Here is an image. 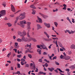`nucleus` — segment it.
I'll return each instance as SVG.
<instances>
[{
	"instance_id": "nucleus-1",
	"label": "nucleus",
	"mask_w": 75,
	"mask_h": 75,
	"mask_svg": "<svg viewBox=\"0 0 75 75\" xmlns=\"http://www.w3.org/2000/svg\"><path fill=\"white\" fill-rule=\"evenodd\" d=\"M19 23H18L17 24L18 25H19L22 27H24L25 25V24H27L28 26H30V24H31V23L30 22H27V23H26V22L25 21H22L20 22Z\"/></svg>"
},
{
	"instance_id": "nucleus-2",
	"label": "nucleus",
	"mask_w": 75,
	"mask_h": 75,
	"mask_svg": "<svg viewBox=\"0 0 75 75\" xmlns=\"http://www.w3.org/2000/svg\"><path fill=\"white\" fill-rule=\"evenodd\" d=\"M37 47L38 48H40L41 47L42 48L43 50H46L47 51H48V48L47 47V46H45L44 44H43L42 45H37Z\"/></svg>"
},
{
	"instance_id": "nucleus-3",
	"label": "nucleus",
	"mask_w": 75,
	"mask_h": 75,
	"mask_svg": "<svg viewBox=\"0 0 75 75\" xmlns=\"http://www.w3.org/2000/svg\"><path fill=\"white\" fill-rule=\"evenodd\" d=\"M20 16H21V17L19 18V20H21L23 19H24V18H25V13H22L20 14Z\"/></svg>"
},
{
	"instance_id": "nucleus-4",
	"label": "nucleus",
	"mask_w": 75,
	"mask_h": 75,
	"mask_svg": "<svg viewBox=\"0 0 75 75\" xmlns=\"http://www.w3.org/2000/svg\"><path fill=\"white\" fill-rule=\"evenodd\" d=\"M18 34L20 36H23V35H26V32L25 30L23 31L22 32H19L18 33Z\"/></svg>"
},
{
	"instance_id": "nucleus-5",
	"label": "nucleus",
	"mask_w": 75,
	"mask_h": 75,
	"mask_svg": "<svg viewBox=\"0 0 75 75\" xmlns=\"http://www.w3.org/2000/svg\"><path fill=\"white\" fill-rule=\"evenodd\" d=\"M22 39L24 41H31V39L30 38L28 39V38H25L24 36L23 37V38H22Z\"/></svg>"
},
{
	"instance_id": "nucleus-6",
	"label": "nucleus",
	"mask_w": 75,
	"mask_h": 75,
	"mask_svg": "<svg viewBox=\"0 0 75 75\" xmlns=\"http://www.w3.org/2000/svg\"><path fill=\"white\" fill-rule=\"evenodd\" d=\"M0 14L1 15V16H4V15H6V11L5 10H3L0 12Z\"/></svg>"
},
{
	"instance_id": "nucleus-7",
	"label": "nucleus",
	"mask_w": 75,
	"mask_h": 75,
	"mask_svg": "<svg viewBox=\"0 0 75 75\" xmlns=\"http://www.w3.org/2000/svg\"><path fill=\"white\" fill-rule=\"evenodd\" d=\"M11 10L13 12H15L16 11V9H15V8H14V6H13V4H11Z\"/></svg>"
},
{
	"instance_id": "nucleus-8",
	"label": "nucleus",
	"mask_w": 75,
	"mask_h": 75,
	"mask_svg": "<svg viewBox=\"0 0 75 75\" xmlns=\"http://www.w3.org/2000/svg\"><path fill=\"white\" fill-rule=\"evenodd\" d=\"M44 24L46 27H47V28H50V23H44Z\"/></svg>"
},
{
	"instance_id": "nucleus-9",
	"label": "nucleus",
	"mask_w": 75,
	"mask_h": 75,
	"mask_svg": "<svg viewBox=\"0 0 75 75\" xmlns=\"http://www.w3.org/2000/svg\"><path fill=\"white\" fill-rule=\"evenodd\" d=\"M37 30H39V29H40L41 28H42V27L41 26V25H39L38 24L37 25Z\"/></svg>"
},
{
	"instance_id": "nucleus-10",
	"label": "nucleus",
	"mask_w": 75,
	"mask_h": 75,
	"mask_svg": "<svg viewBox=\"0 0 75 75\" xmlns=\"http://www.w3.org/2000/svg\"><path fill=\"white\" fill-rule=\"evenodd\" d=\"M70 48L71 49H75V45L73 44H72L70 46Z\"/></svg>"
},
{
	"instance_id": "nucleus-11",
	"label": "nucleus",
	"mask_w": 75,
	"mask_h": 75,
	"mask_svg": "<svg viewBox=\"0 0 75 75\" xmlns=\"http://www.w3.org/2000/svg\"><path fill=\"white\" fill-rule=\"evenodd\" d=\"M48 69L50 72H52L53 71V70H54V68L53 67H51V68H48Z\"/></svg>"
},
{
	"instance_id": "nucleus-12",
	"label": "nucleus",
	"mask_w": 75,
	"mask_h": 75,
	"mask_svg": "<svg viewBox=\"0 0 75 75\" xmlns=\"http://www.w3.org/2000/svg\"><path fill=\"white\" fill-rule=\"evenodd\" d=\"M40 74H43V75H45L46 74V73H44L42 71H40L38 73V75H40Z\"/></svg>"
},
{
	"instance_id": "nucleus-13",
	"label": "nucleus",
	"mask_w": 75,
	"mask_h": 75,
	"mask_svg": "<svg viewBox=\"0 0 75 75\" xmlns=\"http://www.w3.org/2000/svg\"><path fill=\"white\" fill-rule=\"evenodd\" d=\"M39 14H40V15H41V16H42L43 17H44V18H46V17H47V16H45V15H44V14L41 13H39Z\"/></svg>"
},
{
	"instance_id": "nucleus-14",
	"label": "nucleus",
	"mask_w": 75,
	"mask_h": 75,
	"mask_svg": "<svg viewBox=\"0 0 75 75\" xmlns=\"http://www.w3.org/2000/svg\"><path fill=\"white\" fill-rule=\"evenodd\" d=\"M71 58V57L69 56H67L65 57V60H69V59Z\"/></svg>"
},
{
	"instance_id": "nucleus-15",
	"label": "nucleus",
	"mask_w": 75,
	"mask_h": 75,
	"mask_svg": "<svg viewBox=\"0 0 75 75\" xmlns=\"http://www.w3.org/2000/svg\"><path fill=\"white\" fill-rule=\"evenodd\" d=\"M30 7L32 8H33V9H36V7L34 6V5H31L30 6Z\"/></svg>"
},
{
	"instance_id": "nucleus-16",
	"label": "nucleus",
	"mask_w": 75,
	"mask_h": 75,
	"mask_svg": "<svg viewBox=\"0 0 75 75\" xmlns=\"http://www.w3.org/2000/svg\"><path fill=\"white\" fill-rule=\"evenodd\" d=\"M44 34H45V35H46V36H47L48 38H49V37H50V36L48 34V33H47L46 32H44Z\"/></svg>"
},
{
	"instance_id": "nucleus-17",
	"label": "nucleus",
	"mask_w": 75,
	"mask_h": 75,
	"mask_svg": "<svg viewBox=\"0 0 75 75\" xmlns=\"http://www.w3.org/2000/svg\"><path fill=\"white\" fill-rule=\"evenodd\" d=\"M26 46L27 47V48H28L29 50H31V45H27Z\"/></svg>"
},
{
	"instance_id": "nucleus-18",
	"label": "nucleus",
	"mask_w": 75,
	"mask_h": 75,
	"mask_svg": "<svg viewBox=\"0 0 75 75\" xmlns=\"http://www.w3.org/2000/svg\"><path fill=\"white\" fill-rule=\"evenodd\" d=\"M30 39L31 40H33V41H34V42H37V40H36L34 38H30Z\"/></svg>"
},
{
	"instance_id": "nucleus-19",
	"label": "nucleus",
	"mask_w": 75,
	"mask_h": 75,
	"mask_svg": "<svg viewBox=\"0 0 75 75\" xmlns=\"http://www.w3.org/2000/svg\"><path fill=\"white\" fill-rule=\"evenodd\" d=\"M32 11H33L32 12V14H35V10H34L33 9H32Z\"/></svg>"
},
{
	"instance_id": "nucleus-20",
	"label": "nucleus",
	"mask_w": 75,
	"mask_h": 75,
	"mask_svg": "<svg viewBox=\"0 0 75 75\" xmlns=\"http://www.w3.org/2000/svg\"><path fill=\"white\" fill-rule=\"evenodd\" d=\"M58 44L60 47H62V44L61 42H60L58 41Z\"/></svg>"
},
{
	"instance_id": "nucleus-21",
	"label": "nucleus",
	"mask_w": 75,
	"mask_h": 75,
	"mask_svg": "<svg viewBox=\"0 0 75 75\" xmlns=\"http://www.w3.org/2000/svg\"><path fill=\"white\" fill-rule=\"evenodd\" d=\"M19 18H18V17H16V20L14 22L15 23H17V21L18 20Z\"/></svg>"
},
{
	"instance_id": "nucleus-22",
	"label": "nucleus",
	"mask_w": 75,
	"mask_h": 75,
	"mask_svg": "<svg viewBox=\"0 0 75 75\" xmlns=\"http://www.w3.org/2000/svg\"><path fill=\"white\" fill-rule=\"evenodd\" d=\"M38 18L39 20V23H42V20L41 19V18Z\"/></svg>"
},
{
	"instance_id": "nucleus-23",
	"label": "nucleus",
	"mask_w": 75,
	"mask_h": 75,
	"mask_svg": "<svg viewBox=\"0 0 75 75\" xmlns=\"http://www.w3.org/2000/svg\"><path fill=\"white\" fill-rule=\"evenodd\" d=\"M67 20H68V21H69V23H71V24H72V22L70 20V19H69V17H67Z\"/></svg>"
},
{
	"instance_id": "nucleus-24",
	"label": "nucleus",
	"mask_w": 75,
	"mask_h": 75,
	"mask_svg": "<svg viewBox=\"0 0 75 75\" xmlns=\"http://www.w3.org/2000/svg\"><path fill=\"white\" fill-rule=\"evenodd\" d=\"M29 50H30V49H29L28 48H27V50L25 51V53H26V54L27 53V52H29Z\"/></svg>"
},
{
	"instance_id": "nucleus-25",
	"label": "nucleus",
	"mask_w": 75,
	"mask_h": 75,
	"mask_svg": "<svg viewBox=\"0 0 75 75\" xmlns=\"http://www.w3.org/2000/svg\"><path fill=\"white\" fill-rule=\"evenodd\" d=\"M54 23L55 26H56V27H58V23H57V22H54Z\"/></svg>"
},
{
	"instance_id": "nucleus-26",
	"label": "nucleus",
	"mask_w": 75,
	"mask_h": 75,
	"mask_svg": "<svg viewBox=\"0 0 75 75\" xmlns=\"http://www.w3.org/2000/svg\"><path fill=\"white\" fill-rule=\"evenodd\" d=\"M57 70H58V71H60V72H63L64 73V71H62V70H61V69H59V68H57Z\"/></svg>"
},
{
	"instance_id": "nucleus-27",
	"label": "nucleus",
	"mask_w": 75,
	"mask_h": 75,
	"mask_svg": "<svg viewBox=\"0 0 75 75\" xmlns=\"http://www.w3.org/2000/svg\"><path fill=\"white\" fill-rule=\"evenodd\" d=\"M26 35H27L28 37L29 38H30L31 36H30V35L29 34V33H27Z\"/></svg>"
},
{
	"instance_id": "nucleus-28",
	"label": "nucleus",
	"mask_w": 75,
	"mask_h": 75,
	"mask_svg": "<svg viewBox=\"0 0 75 75\" xmlns=\"http://www.w3.org/2000/svg\"><path fill=\"white\" fill-rule=\"evenodd\" d=\"M17 68H20V64H17Z\"/></svg>"
},
{
	"instance_id": "nucleus-29",
	"label": "nucleus",
	"mask_w": 75,
	"mask_h": 75,
	"mask_svg": "<svg viewBox=\"0 0 75 75\" xmlns=\"http://www.w3.org/2000/svg\"><path fill=\"white\" fill-rule=\"evenodd\" d=\"M55 63L56 65H59V64L58 62H57L55 61Z\"/></svg>"
},
{
	"instance_id": "nucleus-30",
	"label": "nucleus",
	"mask_w": 75,
	"mask_h": 75,
	"mask_svg": "<svg viewBox=\"0 0 75 75\" xmlns=\"http://www.w3.org/2000/svg\"><path fill=\"white\" fill-rule=\"evenodd\" d=\"M17 41H19V42H21V39L20 38H18L17 39Z\"/></svg>"
},
{
	"instance_id": "nucleus-31",
	"label": "nucleus",
	"mask_w": 75,
	"mask_h": 75,
	"mask_svg": "<svg viewBox=\"0 0 75 75\" xmlns=\"http://www.w3.org/2000/svg\"><path fill=\"white\" fill-rule=\"evenodd\" d=\"M21 61H22V62H24L25 61V59H23V58H22L21 59Z\"/></svg>"
},
{
	"instance_id": "nucleus-32",
	"label": "nucleus",
	"mask_w": 75,
	"mask_h": 75,
	"mask_svg": "<svg viewBox=\"0 0 75 75\" xmlns=\"http://www.w3.org/2000/svg\"><path fill=\"white\" fill-rule=\"evenodd\" d=\"M7 25L9 27H11L12 25L11 23H8Z\"/></svg>"
},
{
	"instance_id": "nucleus-33",
	"label": "nucleus",
	"mask_w": 75,
	"mask_h": 75,
	"mask_svg": "<svg viewBox=\"0 0 75 75\" xmlns=\"http://www.w3.org/2000/svg\"><path fill=\"white\" fill-rule=\"evenodd\" d=\"M68 54H72V52L71 51H68Z\"/></svg>"
},
{
	"instance_id": "nucleus-34",
	"label": "nucleus",
	"mask_w": 75,
	"mask_h": 75,
	"mask_svg": "<svg viewBox=\"0 0 75 75\" xmlns=\"http://www.w3.org/2000/svg\"><path fill=\"white\" fill-rule=\"evenodd\" d=\"M44 61L47 62V63H50V61H47L46 59H45Z\"/></svg>"
},
{
	"instance_id": "nucleus-35",
	"label": "nucleus",
	"mask_w": 75,
	"mask_h": 75,
	"mask_svg": "<svg viewBox=\"0 0 75 75\" xmlns=\"http://www.w3.org/2000/svg\"><path fill=\"white\" fill-rule=\"evenodd\" d=\"M11 52H10L7 55V57H9L10 55H11Z\"/></svg>"
},
{
	"instance_id": "nucleus-36",
	"label": "nucleus",
	"mask_w": 75,
	"mask_h": 75,
	"mask_svg": "<svg viewBox=\"0 0 75 75\" xmlns=\"http://www.w3.org/2000/svg\"><path fill=\"white\" fill-rule=\"evenodd\" d=\"M28 57H29L30 58H32V56L30 54H28Z\"/></svg>"
},
{
	"instance_id": "nucleus-37",
	"label": "nucleus",
	"mask_w": 75,
	"mask_h": 75,
	"mask_svg": "<svg viewBox=\"0 0 75 75\" xmlns=\"http://www.w3.org/2000/svg\"><path fill=\"white\" fill-rule=\"evenodd\" d=\"M57 59V56H55L53 57L52 59L53 60H54V59Z\"/></svg>"
},
{
	"instance_id": "nucleus-38",
	"label": "nucleus",
	"mask_w": 75,
	"mask_h": 75,
	"mask_svg": "<svg viewBox=\"0 0 75 75\" xmlns=\"http://www.w3.org/2000/svg\"><path fill=\"white\" fill-rule=\"evenodd\" d=\"M17 57L18 58H21V54L18 55H17Z\"/></svg>"
},
{
	"instance_id": "nucleus-39",
	"label": "nucleus",
	"mask_w": 75,
	"mask_h": 75,
	"mask_svg": "<svg viewBox=\"0 0 75 75\" xmlns=\"http://www.w3.org/2000/svg\"><path fill=\"white\" fill-rule=\"evenodd\" d=\"M38 61L40 62H42V59H39Z\"/></svg>"
},
{
	"instance_id": "nucleus-40",
	"label": "nucleus",
	"mask_w": 75,
	"mask_h": 75,
	"mask_svg": "<svg viewBox=\"0 0 75 75\" xmlns=\"http://www.w3.org/2000/svg\"><path fill=\"white\" fill-rule=\"evenodd\" d=\"M58 11V9H56L55 10L53 9V12H55V11Z\"/></svg>"
},
{
	"instance_id": "nucleus-41",
	"label": "nucleus",
	"mask_w": 75,
	"mask_h": 75,
	"mask_svg": "<svg viewBox=\"0 0 75 75\" xmlns=\"http://www.w3.org/2000/svg\"><path fill=\"white\" fill-rule=\"evenodd\" d=\"M52 45H53L52 44L50 45L48 47V48H49V49H51V46H52Z\"/></svg>"
},
{
	"instance_id": "nucleus-42",
	"label": "nucleus",
	"mask_w": 75,
	"mask_h": 75,
	"mask_svg": "<svg viewBox=\"0 0 75 75\" xmlns=\"http://www.w3.org/2000/svg\"><path fill=\"white\" fill-rule=\"evenodd\" d=\"M2 5L3 6H4V7H6V4L5 3L2 4Z\"/></svg>"
},
{
	"instance_id": "nucleus-43",
	"label": "nucleus",
	"mask_w": 75,
	"mask_h": 75,
	"mask_svg": "<svg viewBox=\"0 0 75 75\" xmlns=\"http://www.w3.org/2000/svg\"><path fill=\"white\" fill-rule=\"evenodd\" d=\"M68 33H69V34H71V31L69 30H68Z\"/></svg>"
},
{
	"instance_id": "nucleus-44",
	"label": "nucleus",
	"mask_w": 75,
	"mask_h": 75,
	"mask_svg": "<svg viewBox=\"0 0 75 75\" xmlns=\"http://www.w3.org/2000/svg\"><path fill=\"white\" fill-rule=\"evenodd\" d=\"M52 39L53 40H58V39L57 38H52Z\"/></svg>"
},
{
	"instance_id": "nucleus-45",
	"label": "nucleus",
	"mask_w": 75,
	"mask_h": 75,
	"mask_svg": "<svg viewBox=\"0 0 75 75\" xmlns=\"http://www.w3.org/2000/svg\"><path fill=\"white\" fill-rule=\"evenodd\" d=\"M45 66L46 67H47L48 66V64H47V63H46L45 64Z\"/></svg>"
},
{
	"instance_id": "nucleus-46",
	"label": "nucleus",
	"mask_w": 75,
	"mask_h": 75,
	"mask_svg": "<svg viewBox=\"0 0 75 75\" xmlns=\"http://www.w3.org/2000/svg\"><path fill=\"white\" fill-rule=\"evenodd\" d=\"M18 43L17 42H15V45H16V47L17 46V45H18Z\"/></svg>"
},
{
	"instance_id": "nucleus-47",
	"label": "nucleus",
	"mask_w": 75,
	"mask_h": 75,
	"mask_svg": "<svg viewBox=\"0 0 75 75\" xmlns=\"http://www.w3.org/2000/svg\"><path fill=\"white\" fill-rule=\"evenodd\" d=\"M38 68H36V70H35V72H38Z\"/></svg>"
},
{
	"instance_id": "nucleus-48",
	"label": "nucleus",
	"mask_w": 75,
	"mask_h": 75,
	"mask_svg": "<svg viewBox=\"0 0 75 75\" xmlns=\"http://www.w3.org/2000/svg\"><path fill=\"white\" fill-rule=\"evenodd\" d=\"M33 69H35L36 67H35V64H33Z\"/></svg>"
},
{
	"instance_id": "nucleus-49",
	"label": "nucleus",
	"mask_w": 75,
	"mask_h": 75,
	"mask_svg": "<svg viewBox=\"0 0 75 75\" xmlns=\"http://www.w3.org/2000/svg\"><path fill=\"white\" fill-rule=\"evenodd\" d=\"M71 34H74V33H75V31H73L72 30H71Z\"/></svg>"
},
{
	"instance_id": "nucleus-50",
	"label": "nucleus",
	"mask_w": 75,
	"mask_h": 75,
	"mask_svg": "<svg viewBox=\"0 0 75 75\" xmlns=\"http://www.w3.org/2000/svg\"><path fill=\"white\" fill-rule=\"evenodd\" d=\"M60 58H62H62H64V56H63L61 54L60 56Z\"/></svg>"
},
{
	"instance_id": "nucleus-51",
	"label": "nucleus",
	"mask_w": 75,
	"mask_h": 75,
	"mask_svg": "<svg viewBox=\"0 0 75 75\" xmlns=\"http://www.w3.org/2000/svg\"><path fill=\"white\" fill-rule=\"evenodd\" d=\"M55 72H56V73H58V70L57 69H56L54 70Z\"/></svg>"
},
{
	"instance_id": "nucleus-52",
	"label": "nucleus",
	"mask_w": 75,
	"mask_h": 75,
	"mask_svg": "<svg viewBox=\"0 0 75 75\" xmlns=\"http://www.w3.org/2000/svg\"><path fill=\"white\" fill-rule=\"evenodd\" d=\"M21 64L22 65H24V62H21Z\"/></svg>"
},
{
	"instance_id": "nucleus-53",
	"label": "nucleus",
	"mask_w": 75,
	"mask_h": 75,
	"mask_svg": "<svg viewBox=\"0 0 75 75\" xmlns=\"http://www.w3.org/2000/svg\"><path fill=\"white\" fill-rule=\"evenodd\" d=\"M25 67H29V65L28 64H25Z\"/></svg>"
},
{
	"instance_id": "nucleus-54",
	"label": "nucleus",
	"mask_w": 75,
	"mask_h": 75,
	"mask_svg": "<svg viewBox=\"0 0 75 75\" xmlns=\"http://www.w3.org/2000/svg\"><path fill=\"white\" fill-rule=\"evenodd\" d=\"M29 52H30V53H34V52H33V51H31L29 50Z\"/></svg>"
},
{
	"instance_id": "nucleus-55",
	"label": "nucleus",
	"mask_w": 75,
	"mask_h": 75,
	"mask_svg": "<svg viewBox=\"0 0 75 75\" xmlns=\"http://www.w3.org/2000/svg\"><path fill=\"white\" fill-rule=\"evenodd\" d=\"M72 23H75V21H74V19L73 18L72 19Z\"/></svg>"
},
{
	"instance_id": "nucleus-56",
	"label": "nucleus",
	"mask_w": 75,
	"mask_h": 75,
	"mask_svg": "<svg viewBox=\"0 0 75 75\" xmlns=\"http://www.w3.org/2000/svg\"><path fill=\"white\" fill-rule=\"evenodd\" d=\"M43 54L44 55H47V53H46V52H43Z\"/></svg>"
},
{
	"instance_id": "nucleus-57",
	"label": "nucleus",
	"mask_w": 75,
	"mask_h": 75,
	"mask_svg": "<svg viewBox=\"0 0 75 75\" xmlns=\"http://www.w3.org/2000/svg\"><path fill=\"white\" fill-rule=\"evenodd\" d=\"M41 50H40V49H38L37 50V52H41Z\"/></svg>"
},
{
	"instance_id": "nucleus-58",
	"label": "nucleus",
	"mask_w": 75,
	"mask_h": 75,
	"mask_svg": "<svg viewBox=\"0 0 75 75\" xmlns=\"http://www.w3.org/2000/svg\"><path fill=\"white\" fill-rule=\"evenodd\" d=\"M13 50H14V51H15V52H17V50L16 49H13Z\"/></svg>"
},
{
	"instance_id": "nucleus-59",
	"label": "nucleus",
	"mask_w": 75,
	"mask_h": 75,
	"mask_svg": "<svg viewBox=\"0 0 75 75\" xmlns=\"http://www.w3.org/2000/svg\"><path fill=\"white\" fill-rule=\"evenodd\" d=\"M52 41V39H49L47 40V41Z\"/></svg>"
},
{
	"instance_id": "nucleus-60",
	"label": "nucleus",
	"mask_w": 75,
	"mask_h": 75,
	"mask_svg": "<svg viewBox=\"0 0 75 75\" xmlns=\"http://www.w3.org/2000/svg\"><path fill=\"white\" fill-rule=\"evenodd\" d=\"M71 72H68L67 75H71Z\"/></svg>"
},
{
	"instance_id": "nucleus-61",
	"label": "nucleus",
	"mask_w": 75,
	"mask_h": 75,
	"mask_svg": "<svg viewBox=\"0 0 75 75\" xmlns=\"http://www.w3.org/2000/svg\"><path fill=\"white\" fill-rule=\"evenodd\" d=\"M28 29H31V28L30 27V26H28Z\"/></svg>"
},
{
	"instance_id": "nucleus-62",
	"label": "nucleus",
	"mask_w": 75,
	"mask_h": 75,
	"mask_svg": "<svg viewBox=\"0 0 75 75\" xmlns=\"http://www.w3.org/2000/svg\"><path fill=\"white\" fill-rule=\"evenodd\" d=\"M62 9H63V10H64V9L65 10L66 9H67V7H64Z\"/></svg>"
},
{
	"instance_id": "nucleus-63",
	"label": "nucleus",
	"mask_w": 75,
	"mask_h": 75,
	"mask_svg": "<svg viewBox=\"0 0 75 75\" xmlns=\"http://www.w3.org/2000/svg\"><path fill=\"white\" fill-rule=\"evenodd\" d=\"M23 59H26V56L24 55V56L23 57Z\"/></svg>"
},
{
	"instance_id": "nucleus-64",
	"label": "nucleus",
	"mask_w": 75,
	"mask_h": 75,
	"mask_svg": "<svg viewBox=\"0 0 75 75\" xmlns=\"http://www.w3.org/2000/svg\"><path fill=\"white\" fill-rule=\"evenodd\" d=\"M54 54H52V55L50 56V57H54Z\"/></svg>"
}]
</instances>
